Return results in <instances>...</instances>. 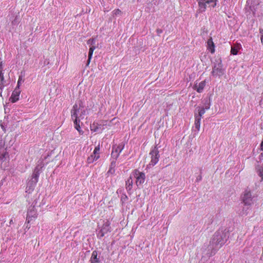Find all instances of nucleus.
I'll return each instance as SVG.
<instances>
[{"mask_svg":"<svg viewBox=\"0 0 263 263\" xmlns=\"http://www.w3.org/2000/svg\"><path fill=\"white\" fill-rule=\"evenodd\" d=\"M123 148L124 145L122 144H120L119 145H114L112 146V151L111 153L112 157L116 160L118 158Z\"/></svg>","mask_w":263,"mask_h":263,"instance_id":"nucleus-10","label":"nucleus"},{"mask_svg":"<svg viewBox=\"0 0 263 263\" xmlns=\"http://www.w3.org/2000/svg\"><path fill=\"white\" fill-rule=\"evenodd\" d=\"M13 223V220H12V219H11V220H10V222H9V223H10V224H11V223Z\"/></svg>","mask_w":263,"mask_h":263,"instance_id":"nucleus-36","label":"nucleus"},{"mask_svg":"<svg viewBox=\"0 0 263 263\" xmlns=\"http://www.w3.org/2000/svg\"><path fill=\"white\" fill-rule=\"evenodd\" d=\"M210 104L209 103L207 105L205 106V107L204 108L205 110V109H209L210 108Z\"/></svg>","mask_w":263,"mask_h":263,"instance_id":"nucleus-34","label":"nucleus"},{"mask_svg":"<svg viewBox=\"0 0 263 263\" xmlns=\"http://www.w3.org/2000/svg\"><path fill=\"white\" fill-rule=\"evenodd\" d=\"M86 115V109L82 110L81 111V113L80 114V116H79V119H80V120H82L84 118V116Z\"/></svg>","mask_w":263,"mask_h":263,"instance_id":"nucleus-27","label":"nucleus"},{"mask_svg":"<svg viewBox=\"0 0 263 263\" xmlns=\"http://www.w3.org/2000/svg\"><path fill=\"white\" fill-rule=\"evenodd\" d=\"M96 49V47L95 46H92L90 48H89V53H88V61H87V65H88L89 63H90V60L91 59V57H92V54H93V52L94 51V50Z\"/></svg>","mask_w":263,"mask_h":263,"instance_id":"nucleus-19","label":"nucleus"},{"mask_svg":"<svg viewBox=\"0 0 263 263\" xmlns=\"http://www.w3.org/2000/svg\"><path fill=\"white\" fill-rule=\"evenodd\" d=\"M134 176L136 178V184L137 186L141 185L144 182L145 176L144 173L140 172L137 170H135L134 172Z\"/></svg>","mask_w":263,"mask_h":263,"instance_id":"nucleus-5","label":"nucleus"},{"mask_svg":"<svg viewBox=\"0 0 263 263\" xmlns=\"http://www.w3.org/2000/svg\"><path fill=\"white\" fill-rule=\"evenodd\" d=\"M8 154L6 151V149L4 148L3 147L0 148V160L4 161L7 158H8Z\"/></svg>","mask_w":263,"mask_h":263,"instance_id":"nucleus-14","label":"nucleus"},{"mask_svg":"<svg viewBox=\"0 0 263 263\" xmlns=\"http://www.w3.org/2000/svg\"><path fill=\"white\" fill-rule=\"evenodd\" d=\"M1 126L2 127V128H4V126H3V125H1Z\"/></svg>","mask_w":263,"mask_h":263,"instance_id":"nucleus-40","label":"nucleus"},{"mask_svg":"<svg viewBox=\"0 0 263 263\" xmlns=\"http://www.w3.org/2000/svg\"><path fill=\"white\" fill-rule=\"evenodd\" d=\"M96 49V47L95 46H92L90 48H89V53H88V61H87V65H88L89 63H90V60L91 59V57H92V54H93V52L94 51V50Z\"/></svg>","mask_w":263,"mask_h":263,"instance_id":"nucleus-18","label":"nucleus"},{"mask_svg":"<svg viewBox=\"0 0 263 263\" xmlns=\"http://www.w3.org/2000/svg\"><path fill=\"white\" fill-rule=\"evenodd\" d=\"M224 69L220 60H216L214 63L212 74L214 77H221L224 73Z\"/></svg>","mask_w":263,"mask_h":263,"instance_id":"nucleus-2","label":"nucleus"},{"mask_svg":"<svg viewBox=\"0 0 263 263\" xmlns=\"http://www.w3.org/2000/svg\"><path fill=\"white\" fill-rule=\"evenodd\" d=\"M21 93L20 88H15L14 90L13 91L10 99L11 102L14 103L18 100L19 96Z\"/></svg>","mask_w":263,"mask_h":263,"instance_id":"nucleus-12","label":"nucleus"},{"mask_svg":"<svg viewBox=\"0 0 263 263\" xmlns=\"http://www.w3.org/2000/svg\"><path fill=\"white\" fill-rule=\"evenodd\" d=\"M24 80L23 79V77L22 76H20L17 81L16 88H20V87L22 84V83L24 82Z\"/></svg>","mask_w":263,"mask_h":263,"instance_id":"nucleus-24","label":"nucleus"},{"mask_svg":"<svg viewBox=\"0 0 263 263\" xmlns=\"http://www.w3.org/2000/svg\"><path fill=\"white\" fill-rule=\"evenodd\" d=\"M101 124H98V123H93L92 125H91L90 128L91 130L93 132H97L98 128L101 126Z\"/></svg>","mask_w":263,"mask_h":263,"instance_id":"nucleus-23","label":"nucleus"},{"mask_svg":"<svg viewBox=\"0 0 263 263\" xmlns=\"http://www.w3.org/2000/svg\"><path fill=\"white\" fill-rule=\"evenodd\" d=\"M199 10L201 12L205 11L208 5L209 7H214L216 5V0H198Z\"/></svg>","mask_w":263,"mask_h":263,"instance_id":"nucleus-3","label":"nucleus"},{"mask_svg":"<svg viewBox=\"0 0 263 263\" xmlns=\"http://www.w3.org/2000/svg\"><path fill=\"white\" fill-rule=\"evenodd\" d=\"M100 150V146L98 145L97 146H96L94 149L93 151V155H96L97 154H98V152Z\"/></svg>","mask_w":263,"mask_h":263,"instance_id":"nucleus-31","label":"nucleus"},{"mask_svg":"<svg viewBox=\"0 0 263 263\" xmlns=\"http://www.w3.org/2000/svg\"><path fill=\"white\" fill-rule=\"evenodd\" d=\"M81 107V104H80L79 106H78V104H75L72 106V108L70 111L71 117V118L73 120L74 123H76L77 121L80 122V119H79V116H78V113L79 112Z\"/></svg>","mask_w":263,"mask_h":263,"instance_id":"nucleus-4","label":"nucleus"},{"mask_svg":"<svg viewBox=\"0 0 263 263\" xmlns=\"http://www.w3.org/2000/svg\"><path fill=\"white\" fill-rule=\"evenodd\" d=\"M2 65V63H0V68H1Z\"/></svg>","mask_w":263,"mask_h":263,"instance_id":"nucleus-38","label":"nucleus"},{"mask_svg":"<svg viewBox=\"0 0 263 263\" xmlns=\"http://www.w3.org/2000/svg\"><path fill=\"white\" fill-rule=\"evenodd\" d=\"M242 201L246 205H250L253 203V197L250 191L246 190L243 194Z\"/></svg>","mask_w":263,"mask_h":263,"instance_id":"nucleus-6","label":"nucleus"},{"mask_svg":"<svg viewBox=\"0 0 263 263\" xmlns=\"http://www.w3.org/2000/svg\"><path fill=\"white\" fill-rule=\"evenodd\" d=\"M209 50L211 53H214L215 51L214 44L213 42L212 38L211 37L207 42Z\"/></svg>","mask_w":263,"mask_h":263,"instance_id":"nucleus-16","label":"nucleus"},{"mask_svg":"<svg viewBox=\"0 0 263 263\" xmlns=\"http://www.w3.org/2000/svg\"><path fill=\"white\" fill-rule=\"evenodd\" d=\"M205 84L206 82L205 80L201 81L199 83L196 82L193 86V89L196 90L198 92L200 93L203 91L205 86Z\"/></svg>","mask_w":263,"mask_h":263,"instance_id":"nucleus-11","label":"nucleus"},{"mask_svg":"<svg viewBox=\"0 0 263 263\" xmlns=\"http://www.w3.org/2000/svg\"><path fill=\"white\" fill-rule=\"evenodd\" d=\"M201 179V176H199V178H198V180H200Z\"/></svg>","mask_w":263,"mask_h":263,"instance_id":"nucleus-37","label":"nucleus"},{"mask_svg":"<svg viewBox=\"0 0 263 263\" xmlns=\"http://www.w3.org/2000/svg\"><path fill=\"white\" fill-rule=\"evenodd\" d=\"M224 233L222 232L218 231L215 233L210 241V246L212 249H216L220 248L225 242L224 240Z\"/></svg>","mask_w":263,"mask_h":263,"instance_id":"nucleus-1","label":"nucleus"},{"mask_svg":"<svg viewBox=\"0 0 263 263\" xmlns=\"http://www.w3.org/2000/svg\"><path fill=\"white\" fill-rule=\"evenodd\" d=\"M87 44L88 45H93L95 43V40L93 39H90L87 41Z\"/></svg>","mask_w":263,"mask_h":263,"instance_id":"nucleus-30","label":"nucleus"},{"mask_svg":"<svg viewBox=\"0 0 263 263\" xmlns=\"http://www.w3.org/2000/svg\"><path fill=\"white\" fill-rule=\"evenodd\" d=\"M99 258H98V254L97 251H94L92 252L91 258H90V262L91 263H99Z\"/></svg>","mask_w":263,"mask_h":263,"instance_id":"nucleus-15","label":"nucleus"},{"mask_svg":"<svg viewBox=\"0 0 263 263\" xmlns=\"http://www.w3.org/2000/svg\"><path fill=\"white\" fill-rule=\"evenodd\" d=\"M109 231V223L108 222H105L102 226V228L99 233L100 237H103L105 234Z\"/></svg>","mask_w":263,"mask_h":263,"instance_id":"nucleus-13","label":"nucleus"},{"mask_svg":"<svg viewBox=\"0 0 263 263\" xmlns=\"http://www.w3.org/2000/svg\"><path fill=\"white\" fill-rule=\"evenodd\" d=\"M260 33L261 34V41L262 44H263V29L260 30Z\"/></svg>","mask_w":263,"mask_h":263,"instance_id":"nucleus-33","label":"nucleus"},{"mask_svg":"<svg viewBox=\"0 0 263 263\" xmlns=\"http://www.w3.org/2000/svg\"><path fill=\"white\" fill-rule=\"evenodd\" d=\"M121 14H122V12L119 9H115L113 11V14L115 15H121Z\"/></svg>","mask_w":263,"mask_h":263,"instance_id":"nucleus-28","label":"nucleus"},{"mask_svg":"<svg viewBox=\"0 0 263 263\" xmlns=\"http://www.w3.org/2000/svg\"><path fill=\"white\" fill-rule=\"evenodd\" d=\"M79 121H77L76 123H74L75 125L76 129L79 132L80 134H83V132L81 130V127L79 124Z\"/></svg>","mask_w":263,"mask_h":263,"instance_id":"nucleus-25","label":"nucleus"},{"mask_svg":"<svg viewBox=\"0 0 263 263\" xmlns=\"http://www.w3.org/2000/svg\"><path fill=\"white\" fill-rule=\"evenodd\" d=\"M201 118L195 116V126L197 130H200Z\"/></svg>","mask_w":263,"mask_h":263,"instance_id":"nucleus-21","label":"nucleus"},{"mask_svg":"<svg viewBox=\"0 0 263 263\" xmlns=\"http://www.w3.org/2000/svg\"><path fill=\"white\" fill-rule=\"evenodd\" d=\"M126 186L127 190H131L133 186V180L131 177H130L126 181Z\"/></svg>","mask_w":263,"mask_h":263,"instance_id":"nucleus-20","label":"nucleus"},{"mask_svg":"<svg viewBox=\"0 0 263 263\" xmlns=\"http://www.w3.org/2000/svg\"><path fill=\"white\" fill-rule=\"evenodd\" d=\"M1 126L2 127V128H4V126H3V125H1Z\"/></svg>","mask_w":263,"mask_h":263,"instance_id":"nucleus-39","label":"nucleus"},{"mask_svg":"<svg viewBox=\"0 0 263 263\" xmlns=\"http://www.w3.org/2000/svg\"><path fill=\"white\" fill-rule=\"evenodd\" d=\"M37 214L34 206H30L27 215V220L29 223L31 220L37 217Z\"/></svg>","mask_w":263,"mask_h":263,"instance_id":"nucleus-9","label":"nucleus"},{"mask_svg":"<svg viewBox=\"0 0 263 263\" xmlns=\"http://www.w3.org/2000/svg\"><path fill=\"white\" fill-rule=\"evenodd\" d=\"M198 115H195V116L197 117L200 118H201L202 116L205 112V108H203V107H202V108L198 107Z\"/></svg>","mask_w":263,"mask_h":263,"instance_id":"nucleus-22","label":"nucleus"},{"mask_svg":"<svg viewBox=\"0 0 263 263\" xmlns=\"http://www.w3.org/2000/svg\"><path fill=\"white\" fill-rule=\"evenodd\" d=\"M42 166L39 167V166L38 165L35 168L32 175V178L31 180L29 182V183H30L32 186H34L37 182L40 172L41 171V169L42 168Z\"/></svg>","mask_w":263,"mask_h":263,"instance_id":"nucleus-7","label":"nucleus"},{"mask_svg":"<svg viewBox=\"0 0 263 263\" xmlns=\"http://www.w3.org/2000/svg\"><path fill=\"white\" fill-rule=\"evenodd\" d=\"M4 80L3 74L2 71H0V82H2Z\"/></svg>","mask_w":263,"mask_h":263,"instance_id":"nucleus-32","label":"nucleus"},{"mask_svg":"<svg viewBox=\"0 0 263 263\" xmlns=\"http://www.w3.org/2000/svg\"><path fill=\"white\" fill-rule=\"evenodd\" d=\"M231 52L233 55H236L238 53V50L235 47H232Z\"/></svg>","mask_w":263,"mask_h":263,"instance_id":"nucleus-29","label":"nucleus"},{"mask_svg":"<svg viewBox=\"0 0 263 263\" xmlns=\"http://www.w3.org/2000/svg\"><path fill=\"white\" fill-rule=\"evenodd\" d=\"M115 164V161H112L111 162V165H114Z\"/></svg>","mask_w":263,"mask_h":263,"instance_id":"nucleus-35","label":"nucleus"},{"mask_svg":"<svg viewBox=\"0 0 263 263\" xmlns=\"http://www.w3.org/2000/svg\"><path fill=\"white\" fill-rule=\"evenodd\" d=\"M150 155H151V161L149 165H152V166H154L159 161V155L158 148L156 147H155L151 152Z\"/></svg>","mask_w":263,"mask_h":263,"instance_id":"nucleus-8","label":"nucleus"},{"mask_svg":"<svg viewBox=\"0 0 263 263\" xmlns=\"http://www.w3.org/2000/svg\"><path fill=\"white\" fill-rule=\"evenodd\" d=\"M258 175L261 177L263 180V166H259L257 170Z\"/></svg>","mask_w":263,"mask_h":263,"instance_id":"nucleus-26","label":"nucleus"},{"mask_svg":"<svg viewBox=\"0 0 263 263\" xmlns=\"http://www.w3.org/2000/svg\"><path fill=\"white\" fill-rule=\"evenodd\" d=\"M100 157L99 155H93V153L89 157H88L87 158V162L88 163H92L95 160H97L98 159H99V158Z\"/></svg>","mask_w":263,"mask_h":263,"instance_id":"nucleus-17","label":"nucleus"}]
</instances>
